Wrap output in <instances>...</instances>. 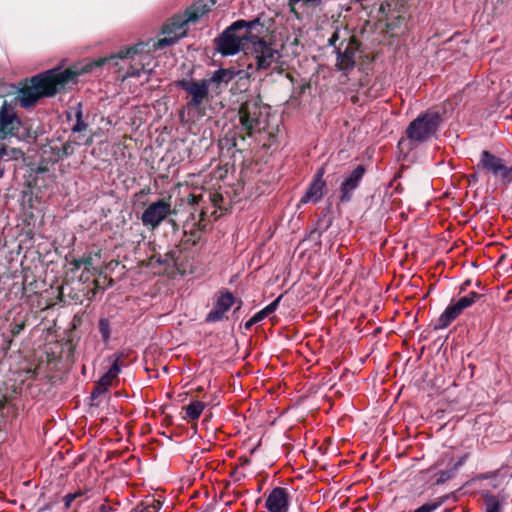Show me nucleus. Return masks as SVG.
<instances>
[{"label": "nucleus", "mask_w": 512, "mask_h": 512, "mask_svg": "<svg viewBox=\"0 0 512 512\" xmlns=\"http://www.w3.org/2000/svg\"><path fill=\"white\" fill-rule=\"evenodd\" d=\"M62 87H64V70H61L60 63L56 68L20 81L15 99L20 107L30 109L35 107L39 100L55 96Z\"/></svg>", "instance_id": "obj_1"}, {"label": "nucleus", "mask_w": 512, "mask_h": 512, "mask_svg": "<svg viewBox=\"0 0 512 512\" xmlns=\"http://www.w3.org/2000/svg\"><path fill=\"white\" fill-rule=\"evenodd\" d=\"M264 32L265 25L260 17L236 20L215 39L216 49L222 56L236 55Z\"/></svg>", "instance_id": "obj_2"}, {"label": "nucleus", "mask_w": 512, "mask_h": 512, "mask_svg": "<svg viewBox=\"0 0 512 512\" xmlns=\"http://www.w3.org/2000/svg\"><path fill=\"white\" fill-rule=\"evenodd\" d=\"M441 122L438 112L426 111L410 122L405 131L406 138L415 145L425 143L436 135Z\"/></svg>", "instance_id": "obj_3"}, {"label": "nucleus", "mask_w": 512, "mask_h": 512, "mask_svg": "<svg viewBox=\"0 0 512 512\" xmlns=\"http://www.w3.org/2000/svg\"><path fill=\"white\" fill-rule=\"evenodd\" d=\"M239 117L242 129L249 136L263 130L267 124V115L263 111V106L258 100H248L242 104L239 110Z\"/></svg>", "instance_id": "obj_4"}, {"label": "nucleus", "mask_w": 512, "mask_h": 512, "mask_svg": "<svg viewBox=\"0 0 512 512\" xmlns=\"http://www.w3.org/2000/svg\"><path fill=\"white\" fill-rule=\"evenodd\" d=\"M143 45L140 44L136 47L119 51L116 54H112L109 57L99 58L96 61H83L66 68V84L76 83L77 77L86 73H91L95 69L102 67L107 61L115 58L131 57L133 54L138 53Z\"/></svg>", "instance_id": "obj_5"}, {"label": "nucleus", "mask_w": 512, "mask_h": 512, "mask_svg": "<svg viewBox=\"0 0 512 512\" xmlns=\"http://www.w3.org/2000/svg\"><path fill=\"white\" fill-rule=\"evenodd\" d=\"M197 20L198 15L195 12H188L185 19L172 18L163 27V34L167 36L159 39L153 44V47L155 49H162L175 44L186 34V24L189 22H196Z\"/></svg>", "instance_id": "obj_6"}, {"label": "nucleus", "mask_w": 512, "mask_h": 512, "mask_svg": "<svg viewBox=\"0 0 512 512\" xmlns=\"http://www.w3.org/2000/svg\"><path fill=\"white\" fill-rule=\"evenodd\" d=\"M174 85L176 88L184 90L190 96V99L186 103L188 109L199 108L204 100L208 98L210 85L209 81L206 79L188 80L183 78L176 80Z\"/></svg>", "instance_id": "obj_7"}, {"label": "nucleus", "mask_w": 512, "mask_h": 512, "mask_svg": "<svg viewBox=\"0 0 512 512\" xmlns=\"http://www.w3.org/2000/svg\"><path fill=\"white\" fill-rule=\"evenodd\" d=\"M21 128V120L14 107L5 100L0 107V143L10 144L12 137H17Z\"/></svg>", "instance_id": "obj_8"}, {"label": "nucleus", "mask_w": 512, "mask_h": 512, "mask_svg": "<svg viewBox=\"0 0 512 512\" xmlns=\"http://www.w3.org/2000/svg\"><path fill=\"white\" fill-rule=\"evenodd\" d=\"M258 34L256 39H252L251 46L252 52L255 55L256 67L258 70H267L272 64L276 63L280 58V53L277 49L273 48L271 44L267 43Z\"/></svg>", "instance_id": "obj_9"}, {"label": "nucleus", "mask_w": 512, "mask_h": 512, "mask_svg": "<svg viewBox=\"0 0 512 512\" xmlns=\"http://www.w3.org/2000/svg\"><path fill=\"white\" fill-rule=\"evenodd\" d=\"M475 169L502 180L509 179L512 173V169L504 164L503 159L487 150L481 152L479 162Z\"/></svg>", "instance_id": "obj_10"}, {"label": "nucleus", "mask_w": 512, "mask_h": 512, "mask_svg": "<svg viewBox=\"0 0 512 512\" xmlns=\"http://www.w3.org/2000/svg\"><path fill=\"white\" fill-rule=\"evenodd\" d=\"M171 214L170 203L159 199L148 205L141 215V221L144 226L155 229Z\"/></svg>", "instance_id": "obj_11"}, {"label": "nucleus", "mask_w": 512, "mask_h": 512, "mask_svg": "<svg viewBox=\"0 0 512 512\" xmlns=\"http://www.w3.org/2000/svg\"><path fill=\"white\" fill-rule=\"evenodd\" d=\"M92 258L83 257L81 259L72 260L68 262L66 259V285L71 281L78 280L80 282H87L92 273Z\"/></svg>", "instance_id": "obj_12"}, {"label": "nucleus", "mask_w": 512, "mask_h": 512, "mask_svg": "<svg viewBox=\"0 0 512 512\" xmlns=\"http://www.w3.org/2000/svg\"><path fill=\"white\" fill-rule=\"evenodd\" d=\"M365 168L363 165H358L352 170V172L344 179L340 185L339 200L342 203L350 202L353 196V192L359 187L365 175Z\"/></svg>", "instance_id": "obj_13"}, {"label": "nucleus", "mask_w": 512, "mask_h": 512, "mask_svg": "<svg viewBox=\"0 0 512 512\" xmlns=\"http://www.w3.org/2000/svg\"><path fill=\"white\" fill-rule=\"evenodd\" d=\"M324 175V167L317 169L311 183L301 198V203H317L323 198L326 189V182L323 180Z\"/></svg>", "instance_id": "obj_14"}, {"label": "nucleus", "mask_w": 512, "mask_h": 512, "mask_svg": "<svg viewBox=\"0 0 512 512\" xmlns=\"http://www.w3.org/2000/svg\"><path fill=\"white\" fill-rule=\"evenodd\" d=\"M76 481L79 483L75 491L66 494V508H68L72 501L77 498L84 497L85 500L89 498L88 493L91 491L93 482L90 478V470L86 467L81 468L76 474Z\"/></svg>", "instance_id": "obj_15"}, {"label": "nucleus", "mask_w": 512, "mask_h": 512, "mask_svg": "<svg viewBox=\"0 0 512 512\" xmlns=\"http://www.w3.org/2000/svg\"><path fill=\"white\" fill-rule=\"evenodd\" d=\"M290 496L287 489L282 487L273 488L268 494L265 507L268 512H288Z\"/></svg>", "instance_id": "obj_16"}, {"label": "nucleus", "mask_w": 512, "mask_h": 512, "mask_svg": "<svg viewBox=\"0 0 512 512\" xmlns=\"http://www.w3.org/2000/svg\"><path fill=\"white\" fill-rule=\"evenodd\" d=\"M234 302L235 298L231 292L226 291L221 293L216 300L213 309L207 313L205 321L208 323L221 321L226 312L233 306Z\"/></svg>", "instance_id": "obj_17"}, {"label": "nucleus", "mask_w": 512, "mask_h": 512, "mask_svg": "<svg viewBox=\"0 0 512 512\" xmlns=\"http://www.w3.org/2000/svg\"><path fill=\"white\" fill-rule=\"evenodd\" d=\"M24 156L25 153L22 149L0 143V179L3 178L10 162L23 160Z\"/></svg>", "instance_id": "obj_18"}, {"label": "nucleus", "mask_w": 512, "mask_h": 512, "mask_svg": "<svg viewBox=\"0 0 512 512\" xmlns=\"http://www.w3.org/2000/svg\"><path fill=\"white\" fill-rule=\"evenodd\" d=\"M335 53L337 55L336 67L339 71L347 74L355 67V51L350 44H347L345 49L341 47H335Z\"/></svg>", "instance_id": "obj_19"}, {"label": "nucleus", "mask_w": 512, "mask_h": 512, "mask_svg": "<svg viewBox=\"0 0 512 512\" xmlns=\"http://www.w3.org/2000/svg\"><path fill=\"white\" fill-rule=\"evenodd\" d=\"M463 310L464 309L458 304L457 301H452L438 317L435 324V329L442 330L447 328L452 323V321H454L462 314Z\"/></svg>", "instance_id": "obj_20"}, {"label": "nucleus", "mask_w": 512, "mask_h": 512, "mask_svg": "<svg viewBox=\"0 0 512 512\" xmlns=\"http://www.w3.org/2000/svg\"><path fill=\"white\" fill-rule=\"evenodd\" d=\"M481 496L484 501L485 512H503L506 501L504 493L499 492L497 495H494L490 491H482Z\"/></svg>", "instance_id": "obj_21"}, {"label": "nucleus", "mask_w": 512, "mask_h": 512, "mask_svg": "<svg viewBox=\"0 0 512 512\" xmlns=\"http://www.w3.org/2000/svg\"><path fill=\"white\" fill-rule=\"evenodd\" d=\"M16 407L11 404L6 396H1L0 399V434L6 431L7 418L11 416L16 417Z\"/></svg>", "instance_id": "obj_22"}, {"label": "nucleus", "mask_w": 512, "mask_h": 512, "mask_svg": "<svg viewBox=\"0 0 512 512\" xmlns=\"http://www.w3.org/2000/svg\"><path fill=\"white\" fill-rule=\"evenodd\" d=\"M63 352V346L57 342L55 344H48L45 347V354L47 359V365L51 369L57 368L58 363L61 362Z\"/></svg>", "instance_id": "obj_23"}, {"label": "nucleus", "mask_w": 512, "mask_h": 512, "mask_svg": "<svg viewBox=\"0 0 512 512\" xmlns=\"http://www.w3.org/2000/svg\"><path fill=\"white\" fill-rule=\"evenodd\" d=\"M115 359L113 363L111 364L109 370L99 379L100 386H106L109 388L113 381L118 377V374L120 373V358L121 355H114Z\"/></svg>", "instance_id": "obj_24"}, {"label": "nucleus", "mask_w": 512, "mask_h": 512, "mask_svg": "<svg viewBox=\"0 0 512 512\" xmlns=\"http://www.w3.org/2000/svg\"><path fill=\"white\" fill-rule=\"evenodd\" d=\"M236 71L233 69H225L220 68L213 72L212 76L209 79H206L209 81V85L216 84L219 86L221 83H229L232 81L236 76Z\"/></svg>", "instance_id": "obj_25"}, {"label": "nucleus", "mask_w": 512, "mask_h": 512, "mask_svg": "<svg viewBox=\"0 0 512 512\" xmlns=\"http://www.w3.org/2000/svg\"><path fill=\"white\" fill-rule=\"evenodd\" d=\"M205 407L206 404L202 401L195 400L190 402L186 407H184L185 416H183V419L189 421H195L199 419Z\"/></svg>", "instance_id": "obj_26"}, {"label": "nucleus", "mask_w": 512, "mask_h": 512, "mask_svg": "<svg viewBox=\"0 0 512 512\" xmlns=\"http://www.w3.org/2000/svg\"><path fill=\"white\" fill-rule=\"evenodd\" d=\"M28 322V314L18 315L14 317L13 321L10 323V332L12 337H17L21 334V332L25 329Z\"/></svg>", "instance_id": "obj_27"}, {"label": "nucleus", "mask_w": 512, "mask_h": 512, "mask_svg": "<svg viewBox=\"0 0 512 512\" xmlns=\"http://www.w3.org/2000/svg\"><path fill=\"white\" fill-rule=\"evenodd\" d=\"M283 295L278 296L274 301L264 307L262 310L258 311L255 314V319H258L259 322L265 319L270 314L274 313L279 306V303L282 299Z\"/></svg>", "instance_id": "obj_28"}, {"label": "nucleus", "mask_w": 512, "mask_h": 512, "mask_svg": "<svg viewBox=\"0 0 512 512\" xmlns=\"http://www.w3.org/2000/svg\"><path fill=\"white\" fill-rule=\"evenodd\" d=\"M74 114L76 117V123L71 127L73 133H78L86 130L87 124L82 119V105L81 103H77V106L74 108Z\"/></svg>", "instance_id": "obj_29"}, {"label": "nucleus", "mask_w": 512, "mask_h": 512, "mask_svg": "<svg viewBox=\"0 0 512 512\" xmlns=\"http://www.w3.org/2000/svg\"><path fill=\"white\" fill-rule=\"evenodd\" d=\"M22 291L23 295L27 297H30L31 294H37L38 282L34 278H32V280H29L28 275H25L22 284Z\"/></svg>", "instance_id": "obj_30"}, {"label": "nucleus", "mask_w": 512, "mask_h": 512, "mask_svg": "<svg viewBox=\"0 0 512 512\" xmlns=\"http://www.w3.org/2000/svg\"><path fill=\"white\" fill-rule=\"evenodd\" d=\"M160 503L158 501L152 500L151 502H142L137 505L130 512H159Z\"/></svg>", "instance_id": "obj_31"}, {"label": "nucleus", "mask_w": 512, "mask_h": 512, "mask_svg": "<svg viewBox=\"0 0 512 512\" xmlns=\"http://www.w3.org/2000/svg\"><path fill=\"white\" fill-rule=\"evenodd\" d=\"M99 332L103 342L107 343L110 340L111 326L106 318H101L98 323Z\"/></svg>", "instance_id": "obj_32"}, {"label": "nucleus", "mask_w": 512, "mask_h": 512, "mask_svg": "<svg viewBox=\"0 0 512 512\" xmlns=\"http://www.w3.org/2000/svg\"><path fill=\"white\" fill-rule=\"evenodd\" d=\"M302 2L304 5H310V4H320L321 0H288V7L291 14L295 15L297 18H299V13L296 10V5L298 3Z\"/></svg>", "instance_id": "obj_33"}, {"label": "nucleus", "mask_w": 512, "mask_h": 512, "mask_svg": "<svg viewBox=\"0 0 512 512\" xmlns=\"http://www.w3.org/2000/svg\"><path fill=\"white\" fill-rule=\"evenodd\" d=\"M140 44H142V45H143V48H140V51H139L138 53L133 54V56H131V57H125V58H115V59H111V60L107 61V62H106V64H113V65L117 66V65H118L117 60H125V59H131V60H134L136 56H139V57H140V61H143L142 55H143V54H144V52H145V48L147 47V44H145V43H143V42H140V43H138V44L134 45V47H136V46H138V45H140ZM130 48H133V46H132V47H129V48L121 49L120 51H122V50H127V49H130Z\"/></svg>", "instance_id": "obj_34"}, {"label": "nucleus", "mask_w": 512, "mask_h": 512, "mask_svg": "<svg viewBox=\"0 0 512 512\" xmlns=\"http://www.w3.org/2000/svg\"><path fill=\"white\" fill-rule=\"evenodd\" d=\"M455 475V471L452 469V467L448 470H442L437 473V478L435 480L436 485L444 484L446 481L453 478Z\"/></svg>", "instance_id": "obj_35"}, {"label": "nucleus", "mask_w": 512, "mask_h": 512, "mask_svg": "<svg viewBox=\"0 0 512 512\" xmlns=\"http://www.w3.org/2000/svg\"><path fill=\"white\" fill-rule=\"evenodd\" d=\"M142 73H146L143 64L141 65L140 68L131 66L126 71L125 75L123 76V79H126V78H136V77L138 78V77L141 76Z\"/></svg>", "instance_id": "obj_36"}, {"label": "nucleus", "mask_w": 512, "mask_h": 512, "mask_svg": "<svg viewBox=\"0 0 512 512\" xmlns=\"http://www.w3.org/2000/svg\"><path fill=\"white\" fill-rule=\"evenodd\" d=\"M499 476V470L489 471L485 473H479L474 478L473 481H482L487 479H497Z\"/></svg>", "instance_id": "obj_37"}, {"label": "nucleus", "mask_w": 512, "mask_h": 512, "mask_svg": "<svg viewBox=\"0 0 512 512\" xmlns=\"http://www.w3.org/2000/svg\"><path fill=\"white\" fill-rule=\"evenodd\" d=\"M69 451L66 449V463L69 462V466L72 468H76L79 466L81 462L84 460V456L82 454L75 455L71 457V459H68Z\"/></svg>", "instance_id": "obj_38"}, {"label": "nucleus", "mask_w": 512, "mask_h": 512, "mask_svg": "<svg viewBox=\"0 0 512 512\" xmlns=\"http://www.w3.org/2000/svg\"><path fill=\"white\" fill-rule=\"evenodd\" d=\"M108 392V388L106 386H100V381L98 380V382L96 383V385L94 386L92 392H91V398L92 399H97L98 397H100L101 395L105 394Z\"/></svg>", "instance_id": "obj_39"}, {"label": "nucleus", "mask_w": 512, "mask_h": 512, "mask_svg": "<svg viewBox=\"0 0 512 512\" xmlns=\"http://www.w3.org/2000/svg\"><path fill=\"white\" fill-rule=\"evenodd\" d=\"M468 458L467 454H464L458 458V460L453 464L452 469L456 472L461 466L464 465Z\"/></svg>", "instance_id": "obj_40"}, {"label": "nucleus", "mask_w": 512, "mask_h": 512, "mask_svg": "<svg viewBox=\"0 0 512 512\" xmlns=\"http://www.w3.org/2000/svg\"><path fill=\"white\" fill-rule=\"evenodd\" d=\"M116 510L107 504H101L94 508L91 512H115Z\"/></svg>", "instance_id": "obj_41"}, {"label": "nucleus", "mask_w": 512, "mask_h": 512, "mask_svg": "<svg viewBox=\"0 0 512 512\" xmlns=\"http://www.w3.org/2000/svg\"><path fill=\"white\" fill-rule=\"evenodd\" d=\"M468 299H470V302L472 305L476 303L479 299L483 298L484 295L478 292H470L468 295H466Z\"/></svg>", "instance_id": "obj_42"}, {"label": "nucleus", "mask_w": 512, "mask_h": 512, "mask_svg": "<svg viewBox=\"0 0 512 512\" xmlns=\"http://www.w3.org/2000/svg\"><path fill=\"white\" fill-rule=\"evenodd\" d=\"M457 302L464 310L472 306V303L470 302V299L467 298V296L461 297L457 300Z\"/></svg>", "instance_id": "obj_43"}, {"label": "nucleus", "mask_w": 512, "mask_h": 512, "mask_svg": "<svg viewBox=\"0 0 512 512\" xmlns=\"http://www.w3.org/2000/svg\"><path fill=\"white\" fill-rule=\"evenodd\" d=\"M82 315H75L71 321L72 329H76L82 323Z\"/></svg>", "instance_id": "obj_44"}, {"label": "nucleus", "mask_w": 512, "mask_h": 512, "mask_svg": "<svg viewBox=\"0 0 512 512\" xmlns=\"http://www.w3.org/2000/svg\"><path fill=\"white\" fill-rule=\"evenodd\" d=\"M339 40V35L337 32H334L332 34V36L330 37V39L328 40V45L329 46H333L334 48L337 47L336 46V42Z\"/></svg>", "instance_id": "obj_45"}, {"label": "nucleus", "mask_w": 512, "mask_h": 512, "mask_svg": "<svg viewBox=\"0 0 512 512\" xmlns=\"http://www.w3.org/2000/svg\"><path fill=\"white\" fill-rule=\"evenodd\" d=\"M259 320L255 319V314L245 323V329L249 330L254 324L258 323Z\"/></svg>", "instance_id": "obj_46"}, {"label": "nucleus", "mask_w": 512, "mask_h": 512, "mask_svg": "<svg viewBox=\"0 0 512 512\" xmlns=\"http://www.w3.org/2000/svg\"><path fill=\"white\" fill-rule=\"evenodd\" d=\"M472 284V281L470 279H467L465 280L461 285H460V292H465L467 290V288L469 286H471Z\"/></svg>", "instance_id": "obj_47"}, {"label": "nucleus", "mask_w": 512, "mask_h": 512, "mask_svg": "<svg viewBox=\"0 0 512 512\" xmlns=\"http://www.w3.org/2000/svg\"><path fill=\"white\" fill-rule=\"evenodd\" d=\"M63 297H64V283L60 284L58 286V298L60 301H63Z\"/></svg>", "instance_id": "obj_48"}, {"label": "nucleus", "mask_w": 512, "mask_h": 512, "mask_svg": "<svg viewBox=\"0 0 512 512\" xmlns=\"http://www.w3.org/2000/svg\"><path fill=\"white\" fill-rule=\"evenodd\" d=\"M28 378H34L36 376V370L35 369H27L26 371Z\"/></svg>", "instance_id": "obj_49"}, {"label": "nucleus", "mask_w": 512, "mask_h": 512, "mask_svg": "<svg viewBox=\"0 0 512 512\" xmlns=\"http://www.w3.org/2000/svg\"><path fill=\"white\" fill-rule=\"evenodd\" d=\"M470 179L473 180V181H477L478 180V174L477 172H474L473 174H470Z\"/></svg>", "instance_id": "obj_50"}, {"label": "nucleus", "mask_w": 512, "mask_h": 512, "mask_svg": "<svg viewBox=\"0 0 512 512\" xmlns=\"http://www.w3.org/2000/svg\"><path fill=\"white\" fill-rule=\"evenodd\" d=\"M65 337H66V346H67L71 335L66 331Z\"/></svg>", "instance_id": "obj_51"}, {"label": "nucleus", "mask_w": 512, "mask_h": 512, "mask_svg": "<svg viewBox=\"0 0 512 512\" xmlns=\"http://www.w3.org/2000/svg\"><path fill=\"white\" fill-rule=\"evenodd\" d=\"M71 120V113L66 111V121Z\"/></svg>", "instance_id": "obj_52"}, {"label": "nucleus", "mask_w": 512, "mask_h": 512, "mask_svg": "<svg viewBox=\"0 0 512 512\" xmlns=\"http://www.w3.org/2000/svg\"><path fill=\"white\" fill-rule=\"evenodd\" d=\"M496 480V479H493ZM492 488L496 489L498 487V483L496 481H493L491 484Z\"/></svg>", "instance_id": "obj_53"}, {"label": "nucleus", "mask_w": 512, "mask_h": 512, "mask_svg": "<svg viewBox=\"0 0 512 512\" xmlns=\"http://www.w3.org/2000/svg\"><path fill=\"white\" fill-rule=\"evenodd\" d=\"M475 285L476 287H480L481 283L479 281H476Z\"/></svg>", "instance_id": "obj_54"}]
</instances>
